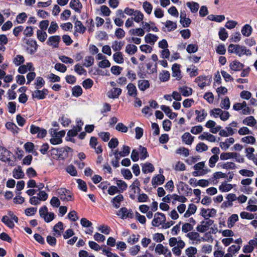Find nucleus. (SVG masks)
<instances>
[{
	"label": "nucleus",
	"mask_w": 257,
	"mask_h": 257,
	"mask_svg": "<svg viewBox=\"0 0 257 257\" xmlns=\"http://www.w3.org/2000/svg\"><path fill=\"white\" fill-rule=\"evenodd\" d=\"M186 236L191 240L196 241L199 242L201 241V239H200V234L197 232H189L186 235Z\"/></svg>",
	"instance_id": "c85d7f7f"
},
{
	"label": "nucleus",
	"mask_w": 257,
	"mask_h": 257,
	"mask_svg": "<svg viewBox=\"0 0 257 257\" xmlns=\"http://www.w3.org/2000/svg\"><path fill=\"white\" fill-rule=\"evenodd\" d=\"M244 124L249 126H254L257 128L256 120L253 116H249L245 117L242 121Z\"/></svg>",
	"instance_id": "dca6fc26"
},
{
	"label": "nucleus",
	"mask_w": 257,
	"mask_h": 257,
	"mask_svg": "<svg viewBox=\"0 0 257 257\" xmlns=\"http://www.w3.org/2000/svg\"><path fill=\"white\" fill-rule=\"evenodd\" d=\"M6 128L11 131L14 134H18L20 128L13 122H8L6 124Z\"/></svg>",
	"instance_id": "473e14b6"
},
{
	"label": "nucleus",
	"mask_w": 257,
	"mask_h": 257,
	"mask_svg": "<svg viewBox=\"0 0 257 257\" xmlns=\"http://www.w3.org/2000/svg\"><path fill=\"white\" fill-rule=\"evenodd\" d=\"M130 33L133 35L143 36L145 34V31L142 28L132 29L130 30Z\"/></svg>",
	"instance_id": "603ef678"
},
{
	"label": "nucleus",
	"mask_w": 257,
	"mask_h": 257,
	"mask_svg": "<svg viewBox=\"0 0 257 257\" xmlns=\"http://www.w3.org/2000/svg\"><path fill=\"white\" fill-rule=\"evenodd\" d=\"M25 176L24 173L21 169H14L13 171V177L17 179L23 178Z\"/></svg>",
	"instance_id": "864d4df0"
},
{
	"label": "nucleus",
	"mask_w": 257,
	"mask_h": 257,
	"mask_svg": "<svg viewBox=\"0 0 257 257\" xmlns=\"http://www.w3.org/2000/svg\"><path fill=\"white\" fill-rule=\"evenodd\" d=\"M133 16H134L133 20L137 23L142 22L144 19L143 14L138 10L135 11Z\"/></svg>",
	"instance_id": "c03bdc74"
},
{
	"label": "nucleus",
	"mask_w": 257,
	"mask_h": 257,
	"mask_svg": "<svg viewBox=\"0 0 257 257\" xmlns=\"http://www.w3.org/2000/svg\"><path fill=\"white\" fill-rule=\"evenodd\" d=\"M219 38L222 41H225L228 37V33L224 28H221L218 33Z\"/></svg>",
	"instance_id": "e2e57ef3"
},
{
	"label": "nucleus",
	"mask_w": 257,
	"mask_h": 257,
	"mask_svg": "<svg viewBox=\"0 0 257 257\" xmlns=\"http://www.w3.org/2000/svg\"><path fill=\"white\" fill-rule=\"evenodd\" d=\"M130 148L125 145H123L122 147V150L118 151V150H115L113 153L115 159H120L121 157H124L127 156L130 153Z\"/></svg>",
	"instance_id": "39448f33"
},
{
	"label": "nucleus",
	"mask_w": 257,
	"mask_h": 257,
	"mask_svg": "<svg viewBox=\"0 0 257 257\" xmlns=\"http://www.w3.org/2000/svg\"><path fill=\"white\" fill-rule=\"evenodd\" d=\"M45 84V80L41 77H38L36 78V82L35 83V88L36 89H39L41 88Z\"/></svg>",
	"instance_id": "8fccbe9b"
},
{
	"label": "nucleus",
	"mask_w": 257,
	"mask_h": 257,
	"mask_svg": "<svg viewBox=\"0 0 257 257\" xmlns=\"http://www.w3.org/2000/svg\"><path fill=\"white\" fill-rule=\"evenodd\" d=\"M235 47L236 48L235 49V54L239 57H241L244 54L247 56H250L251 55V51L249 49H246L245 46L237 45Z\"/></svg>",
	"instance_id": "6e6552de"
},
{
	"label": "nucleus",
	"mask_w": 257,
	"mask_h": 257,
	"mask_svg": "<svg viewBox=\"0 0 257 257\" xmlns=\"http://www.w3.org/2000/svg\"><path fill=\"white\" fill-rule=\"evenodd\" d=\"M37 38L39 41L43 42L45 41L47 37V35L45 32H43L42 30H38L37 32Z\"/></svg>",
	"instance_id": "5fc2aeb1"
},
{
	"label": "nucleus",
	"mask_w": 257,
	"mask_h": 257,
	"mask_svg": "<svg viewBox=\"0 0 257 257\" xmlns=\"http://www.w3.org/2000/svg\"><path fill=\"white\" fill-rule=\"evenodd\" d=\"M121 173L125 179L130 180L133 177L131 171L128 169H122Z\"/></svg>",
	"instance_id": "052dcab7"
},
{
	"label": "nucleus",
	"mask_w": 257,
	"mask_h": 257,
	"mask_svg": "<svg viewBox=\"0 0 257 257\" xmlns=\"http://www.w3.org/2000/svg\"><path fill=\"white\" fill-rule=\"evenodd\" d=\"M74 71L80 75L86 74V70L84 69L79 64H77L75 65Z\"/></svg>",
	"instance_id": "680f3d73"
},
{
	"label": "nucleus",
	"mask_w": 257,
	"mask_h": 257,
	"mask_svg": "<svg viewBox=\"0 0 257 257\" xmlns=\"http://www.w3.org/2000/svg\"><path fill=\"white\" fill-rule=\"evenodd\" d=\"M73 150L67 146L59 148H52L50 152L52 155H55L57 157L59 160H64L68 157L69 152H72Z\"/></svg>",
	"instance_id": "f257e3e1"
},
{
	"label": "nucleus",
	"mask_w": 257,
	"mask_h": 257,
	"mask_svg": "<svg viewBox=\"0 0 257 257\" xmlns=\"http://www.w3.org/2000/svg\"><path fill=\"white\" fill-rule=\"evenodd\" d=\"M216 210L214 208L207 209L202 208L201 209L200 214L205 219H209V217L215 216L216 214Z\"/></svg>",
	"instance_id": "0eeeda50"
},
{
	"label": "nucleus",
	"mask_w": 257,
	"mask_h": 257,
	"mask_svg": "<svg viewBox=\"0 0 257 257\" xmlns=\"http://www.w3.org/2000/svg\"><path fill=\"white\" fill-rule=\"evenodd\" d=\"M121 91L120 88L114 87L108 92L107 95L110 98H117L121 93Z\"/></svg>",
	"instance_id": "aec40b11"
},
{
	"label": "nucleus",
	"mask_w": 257,
	"mask_h": 257,
	"mask_svg": "<svg viewBox=\"0 0 257 257\" xmlns=\"http://www.w3.org/2000/svg\"><path fill=\"white\" fill-rule=\"evenodd\" d=\"M123 46V43L121 42H118L117 41H115L113 42L112 44V49L116 52L120 51L122 46Z\"/></svg>",
	"instance_id": "4d7b16f0"
},
{
	"label": "nucleus",
	"mask_w": 257,
	"mask_h": 257,
	"mask_svg": "<svg viewBox=\"0 0 257 257\" xmlns=\"http://www.w3.org/2000/svg\"><path fill=\"white\" fill-rule=\"evenodd\" d=\"M169 32L173 31L177 28V24L170 20H167L165 23H162Z\"/></svg>",
	"instance_id": "c9c22d12"
},
{
	"label": "nucleus",
	"mask_w": 257,
	"mask_h": 257,
	"mask_svg": "<svg viewBox=\"0 0 257 257\" xmlns=\"http://www.w3.org/2000/svg\"><path fill=\"white\" fill-rule=\"evenodd\" d=\"M197 209L196 206L194 204H190L188 206V208L185 213L184 216L186 218L189 217L190 215L194 214Z\"/></svg>",
	"instance_id": "7c9ffc66"
},
{
	"label": "nucleus",
	"mask_w": 257,
	"mask_h": 257,
	"mask_svg": "<svg viewBox=\"0 0 257 257\" xmlns=\"http://www.w3.org/2000/svg\"><path fill=\"white\" fill-rule=\"evenodd\" d=\"M238 217L236 214L231 215L228 219L227 225L228 228H231L234 224V223L238 220Z\"/></svg>",
	"instance_id": "58836bf2"
},
{
	"label": "nucleus",
	"mask_w": 257,
	"mask_h": 257,
	"mask_svg": "<svg viewBox=\"0 0 257 257\" xmlns=\"http://www.w3.org/2000/svg\"><path fill=\"white\" fill-rule=\"evenodd\" d=\"M179 242H178V245L173 246L172 248L173 252L177 256H179L181 253V249H183L185 245V242L181 240V237H179Z\"/></svg>",
	"instance_id": "9b49d317"
},
{
	"label": "nucleus",
	"mask_w": 257,
	"mask_h": 257,
	"mask_svg": "<svg viewBox=\"0 0 257 257\" xmlns=\"http://www.w3.org/2000/svg\"><path fill=\"white\" fill-rule=\"evenodd\" d=\"M114 180L116 181V183L118 187L120 190H121V192L126 190L127 187V185L124 181L121 180H119L117 178H114Z\"/></svg>",
	"instance_id": "4c0bfd02"
},
{
	"label": "nucleus",
	"mask_w": 257,
	"mask_h": 257,
	"mask_svg": "<svg viewBox=\"0 0 257 257\" xmlns=\"http://www.w3.org/2000/svg\"><path fill=\"white\" fill-rule=\"evenodd\" d=\"M241 141L246 144H254L255 142V139L253 136H248L242 138Z\"/></svg>",
	"instance_id": "6e6d98bb"
},
{
	"label": "nucleus",
	"mask_w": 257,
	"mask_h": 257,
	"mask_svg": "<svg viewBox=\"0 0 257 257\" xmlns=\"http://www.w3.org/2000/svg\"><path fill=\"white\" fill-rule=\"evenodd\" d=\"M137 50V47L133 44H127L125 47V52L129 55L135 54Z\"/></svg>",
	"instance_id": "e433bc0d"
},
{
	"label": "nucleus",
	"mask_w": 257,
	"mask_h": 257,
	"mask_svg": "<svg viewBox=\"0 0 257 257\" xmlns=\"http://www.w3.org/2000/svg\"><path fill=\"white\" fill-rule=\"evenodd\" d=\"M235 152H223L220 154V159L221 160H226L233 159Z\"/></svg>",
	"instance_id": "79ce46f5"
},
{
	"label": "nucleus",
	"mask_w": 257,
	"mask_h": 257,
	"mask_svg": "<svg viewBox=\"0 0 257 257\" xmlns=\"http://www.w3.org/2000/svg\"><path fill=\"white\" fill-rule=\"evenodd\" d=\"M94 61V59L92 56H86L84 59V63L83 64V66L86 67H89L93 65Z\"/></svg>",
	"instance_id": "49530a36"
},
{
	"label": "nucleus",
	"mask_w": 257,
	"mask_h": 257,
	"mask_svg": "<svg viewBox=\"0 0 257 257\" xmlns=\"http://www.w3.org/2000/svg\"><path fill=\"white\" fill-rule=\"evenodd\" d=\"M165 177L163 175H157L154 177L152 180V184L154 187H156L158 185H162L165 181Z\"/></svg>",
	"instance_id": "ddd939ff"
},
{
	"label": "nucleus",
	"mask_w": 257,
	"mask_h": 257,
	"mask_svg": "<svg viewBox=\"0 0 257 257\" xmlns=\"http://www.w3.org/2000/svg\"><path fill=\"white\" fill-rule=\"evenodd\" d=\"M48 93V90L44 88L42 90L37 89L33 92L32 96L33 98H37L38 99H43Z\"/></svg>",
	"instance_id": "423d86ee"
},
{
	"label": "nucleus",
	"mask_w": 257,
	"mask_h": 257,
	"mask_svg": "<svg viewBox=\"0 0 257 257\" xmlns=\"http://www.w3.org/2000/svg\"><path fill=\"white\" fill-rule=\"evenodd\" d=\"M66 170L67 172L72 176H76L77 175V170L75 167L72 165H70L67 166Z\"/></svg>",
	"instance_id": "0e129e2a"
},
{
	"label": "nucleus",
	"mask_w": 257,
	"mask_h": 257,
	"mask_svg": "<svg viewBox=\"0 0 257 257\" xmlns=\"http://www.w3.org/2000/svg\"><path fill=\"white\" fill-rule=\"evenodd\" d=\"M116 214L122 219H125L127 218H133L134 216L132 209L128 210L126 207L121 208L117 211Z\"/></svg>",
	"instance_id": "20e7f679"
},
{
	"label": "nucleus",
	"mask_w": 257,
	"mask_h": 257,
	"mask_svg": "<svg viewBox=\"0 0 257 257\" xmlns=\"http://www.w3.org/2000/svg\"><path fill=\"white\" fill-rule=\"evenodd\" d=\"M82 93V89L79 86H75L72 89V94L73 95L78 97L80 96Z\"/></svg>",
	"instance_id": "338daca9"
},
{
	"label": "nucleus",
	"mask_w": 257,
	"mask_h": 257,
	"mask_svg": "<svg viewBox=\"0 0 257 257\" xmlns=\"http://www.w3.org/2000/svg\"><path fill=\"white\" fill-rule=\"evenodd\" d=\"M182 141L185 144L190 145L192 144L194 137L189 133H185L181 137Z\"/></svg>",
	"instance_id": "f3484780"
},
{
	"label": "nucleus",
	"mask_w": 257,
	"mask_h": 257,
	"mask_svg": "<svg viewBox=\"0 0 257 257\" xmlns=\"http://www.w3.org/2000/svg\"><path fill=\"white\" fill-rule=\"evenodd\" d=\"M195 112L197 115L196 120L198 122H202L207 115V113L204 109H202L200 110H196Z\"/></svg>",
	"instance_id": "a211bd4d"
},
{
	"label": "nucleus",
	"mask_w": 257,
	"mask_h": 257,
	"mask_svg": "<svg viewBox=\"0 0 257 257\" xmlns=\"http://www.w3.org/2000/svg\"><path fill=\"white\" fill-rule=\"evenodd\" d=\"M166 221V216L163 213L157 212L155 214L154 218L152 222L154 226L158 227Z\"/></svg>",
	"instance_id": "f03ea898"
},
{
	"label": "nucleus",
	"mask_w": 257,
	"mask_h": 257,
	"mask_svg": "<svg viewBox=\"0 0 257 257\" xmlns=\"http://www.w3.org/2000/svg\"><path fill=\"white\" fill-rule=\"evenodd\" d=\"M252 31V29L248 24L245 25L241 30L242 34L245 37H249L251 34Z\"/></svg>",
	"instance_id": "2f4dec72"
},
{
	"label": "nucleus",
	"mask_w": 257,
	"mask_h": 257,
	"mask_svg": "<svg viewBox=\"0 0 257 257\" xmlns=\"http://www.w3.org/2000/svg\"><path fill=\"white\" fill-rule=\"evenodd\" d=\"M222 109L219 108H214L210 111V114L211 116L215 118H217L218 117H220L221 115V113H222Z\"/></svg>",
	"instance_id": "69168bd1"
},
{
	"label": "nucleus",
	"mask_w": 257,
	"mask_h": 257,
	"mask_svg": "<svg viewBox=\"0 0 257 257\" xmlns=\"http://www.w3.org/2000/svg\"><path fill=\"white\" fill-rule=\"evenodd\" d=\"M11 152L7 149L0 146V160L4 162L10 161Z\"/></svg>",
	"instance_id": "1a4fd4ad"
},
{
	"label": "nucleus",
	"mask_w": 257,
	"mask_h": 257,
	"mask_svg": "<svg viewBox=\"0 0 257 257\" xmlns=\"http://www.w3.org/2000/svg\"><path fill=\"white\" fill-rule=\"evenodd\" d=\"M27 44L31 47V49H30L29 51L30 54H34L37 51L38 48V45L36 40L32 39L28 40L27 42Z\"/></svg>",
	"instance_id": "cd10ccee"
},
{
	"label": "nucleus",
	"mask_w": 257,
	"mask_h": 257,
	"mask_svg": "<svg viewBox=\"0 0 257 257\" xmlns=\"http://www.w3.org/2000/svg\"><path fill=\"white\" fill-rule=\"evenodd\" d=\"M179 92L184 96L187 97L191 95L192 93L193 90L192 88L184 86L179 88Z\"/></svg>",
	"instance_id": "bb28decb"
},
{
	"label": "nucleus",
	"mask_w": 257,
	"mask_h": 257,
	"mask_svg": "<svg viewBox=\"0 0 257 257\" xmlns=\"http://www.w3.org/2000/svg\"><path fill=\"white\" fill-rule=\"evenodd\" d=\"M206 220L202 221L200 224L196 227V230L199 232H204L207 231L209 226L212 225L214 222L213 220L210 219H205Z\"/></svg>",
	"instance_id": "7ed1b4c3"
},
{
	"label": "nucleus",
	"mask_w": 257,
	"mask_h": 257,
	"mask_svg": "<svg viewBox=\"0 0 257 257\" xmlns=\"http://www.w3.org/2000/svg\"><path fill=\"white\" fill-rule=\"evenodd\" d=\"M60 39L59 36H51L49 38L47 43L49 45L53 46L54 48H58Z\"/></svg>",
	"instance_id": "4468645a"
},
{
	"label": "nucleus",
	"mask_w": 257,
	"mask_h": 257,
	"mask_svg": "<svg viewBox=\"0 0 257 257\" xmlns=\"http://www.w3.org/2000/svg\"><path fill=\"white\" fill-rule=\"evenodd\" d=\"M141 246L139 245H136L131 247L129 249V253L133 256H135L138 254L140 251Z\"/></svg>",
	"instance_id": "774afa93"
},
{
	"label": "nucleus",
	"mask_w": 257,
	"mask_h": 257,
	"mask_svg": "<svg viewBox=\"0 0 257 257\" xmlns=\"http://www.w3.org/2000/svg\"><path fill=\"white\" fill-rule=\"evenodd\" d=\"M138 87L141 91H145L150 87V82L148 80L143 79L138 81Z\"/></svg>",
	"instance_id": "393cba45"
},
{
	"label": "nucleus",
	"mask_w": 257,
	"mask_h": 257,
	"mask_svg": "<svg viewBox=\"0 0 257 257\" xmlns=\"http://www.w3.org/2000/svg\"><path fill=\"white\" fill-rule=\"evenodd\" d=\"M176 153L183 155L184 157H187L189 155V150L184 147H181L176 150Z\"/></svg>",
	"instance_id": "3c124183"
},
{
	"label": "nucleus",
	"mask_w": 257,
	"mask_h": 257,
	"mask_svg": "<svg viewBox=\"0 0 257 257\" xmlns=\"http://www.w3.org/2000/svg\"><path fill=\"white\" fill-rule=\"evenodd\" d=\"M143 7L146 13L149 15L151 14L153 9V6L150 3L148 2H145L143 3Z\"/></svg>",
	"instance_id": "13d9d810"
},
{
	"label": "nucleus",
	"mask_w": 257,
	"mask_h": 257,
	"mask_svg": "<svg viewBox=\"0 0 257 257\" xmlns=\"http://www.w3.org/2000/svg\"><path fill=\"white\" fill-rule=\"evenodd\" d=\"M113 59L116 63L118 64H121L124 61L122 55L120 52L115 53L113 55Z\"/></svg>",
	"instance_id": "37998d69"
},
{
	"label": "nucleus",
	"mask_w": 257,
	"mask_h": 257,
	"mask_svg": "<svg viewBox=\"0 0 257 257\" xmlns=\"http://www.w3.org/2000/svg\"><path fill=\"white\" fill-rule=\"evenodd\" d=\"M76 31L81 34H83L86 31V28L83 25L81 21L76 20L75 22Z\"/></svg>",
	"instance_id": "72a5a7b5"
},
{
	"label": "nucleus",
	"mask_w": 257,
	"mask_h": 257,
	"mask_svg": "<svg viewBox=\"0 0 257 257\" xmlns=\"http://www.w3.org/2000/svg\"><path fill=\"white\" fill-rule=\"evenodd\" d=\"M180 65L178 64H174L172 67V76L176 77L177 80H180L182 78Z\"/></svg>",
	"instance_id": "9d476101"
},
{
	"label": "nucleus",
	"mask_w": 257,
	"mask_h": 257,
	"mask_svg": "<svg viewBox=\"0 0 257 257\" xmlns=\"http://www.w3.org/2000/svg\"><path fill=\"white\" fill-rule=\"evenodd\" d=\"M69 6L70 8L74 10L75 12L78 13L81 12L82 6L79 0H71Z\"/></svg>",
	"instance_id": "6ab92c4d"
},
{
	"label": "nucleus",
	"mask_w": 257,
	"mask_h": 257,
	"mask_svg": "<svg viewBox=\"0 0 257 257\" xmlns=\"http://www.w3.org/2000/svg\"><path fill=\"white\" fill-rule=\"evenodd\" d=\"M158 39L157 36L151 33L147 34L145 37V42L151 45H154Z\"/></svg>",
	"instance_id": "4be33fe9"
},
{
	"label": "nucleus",
	"mask_w": 257,
	"mask_h": 257,
	"mask_svg": "<svg viewBox=\"0 0 257 257\" xmlns=\"http://www.w3.org/2000/svg\"><path fill=\"white\" fill-rule=\"evenodd\" d=\"M25 62L24 57L21 55H17L13 59L14 64L17 66H20Z\"/></svg>",
	"instance_id": "a18cd8bd"
},
{
	"label": "nucleus",
	"mask_w": 257,
	"mask_h": 257,
	"mask_svg": "<svg viewBox=\"0 0 257 257\" xmlns=\"http://www.w3.org/2000/svg\"><path fill=\"white\" fill-rule=\"evenodd\" d=\"M207 19L210 21L220 23L225 20V16L223 15H210L207 17Z\"/></svg>",
	"instance_id": "f704fd0d"
},
{
	"label": "nucleus",
	"mask_w": 257,
	"mask_h": 257,
	"mask_svg": "<svg viewBox=\"0 0 257 257\" xmlns=\"http://www.w3.org/2000/svg\"><path fill=\"white\" fill-rule=\"evenodd\" d=\"M123 196L121 194H119L114 197L111 200V203H112L113 206L115 208H118L120 207V202L123 201Z\"/></svg>",
	"instance_id": "a878e982"
},
{
	"label": "nucleus",
	"mask_w": 257,
	"mask_h": 257,
	"mask_svg": "<svg viewBox=\"0 0 257 257\" xmlns=\"http://www.w3.org/2000/svg\"><path fill=\"white\" fill-rule=\"evenodd\" d=\"M244 65L237 60L232 61L229 65L230 69L231 71H238L243 69Z\"/></svg>",
	"instance_id": "f8f14e48"
},
{
	"label": "nucleus",
	"mask_w": 257,
	"mask_h": 257,
	"mask_svg": "<svg viewBox=\"0 0 257 257\" xmlns=\"http://www.w3.org/2000/svg\"><path fill=\"white\" fill-rule=\"evenodd\" d=\"M232 188V186L230 184L222 183L219 187V190L221 192H228Z\"/></svg>",
	"instance_id": "bf43d9fd"
},
{
	"label": "nucleus",
	"mask_w": 257,
	"mask_h": 257,
	"mask_svg": "<svg viewBox=\"0 0 257 257\" xmlns=\"http://www.w3.org/2000/svg\"><path fill=\"white\" fill-rule=\"evenodd\" d=\"M140 237L139 234H132L128 237L126 242L131 245L135 244L139 241Z\"/></svg>",
	"instance_id": "c756f323"
},
{
	"label": "nucleus",
	"mask_w": 257,
	"mask_h": 257,
	"mask_svg": "<svg viewBox=\"0 0 257 257\" xmlns=\"http://www.w3.org/2000/svg\"><path fill=\"white\" fill-rule=\"evenodd\" d=\"M207 77L205 76H199L196 78L195 82L198 83V85L203 89L207 85L206 80Z\"/></svg>",
	"instance_id": "b1692460"
},
{
	"label": "nucleus",
	"mask_w": 257,
	"mask_h": 257,
	"mask_svg": "<svg viewBox=\"0 0 257 257\" xmlns=\"http://www.w3.org/2000/svg\"><path fill=\"white\" fill-rule=\"evenodd\" d=\"M138 151L140 155L141 160H145L149 156L147 149L146 148L140 146L138 149Z\"/></svg>",
	"instance_id": "a19ab883"
},
{
	"label": "nucleus",
	"mask_w": 257,
	"mask_h": 257,
	"mask_svg": "<svg viewBox=\"0 0 257 257\" xmlns=\"http://www.w3.org/2000/svg\"><path fill=\"white\" fill-rule=\"evenodd\" d=\"M127 94L134 97H136L138 94V91L136 86L132 83H130L126 86Z\"/></svg>",
	"instance_id": "2eb2a0df"
},
{
	"label": "nucleus",
	"mask_w": 257,
	"mask_h": 257,
	"mask_svg": "<svg viewBox=\"0 0 257 257\" xmlns=\"http://www.w3.org/2000/svg\"><path fill=\"white\" fill-rule=\"evenodd\" d=\"M167 251L168 248L162 244H158L155 248V251L159 254L165 253Z\"/></svg>",
	"instance_id": "de8ad7c7"
},
{
	"label": "nucleus",
	"mask_w": 257,
	"mask_h": 257,
	"mask_svg": "<svg viewBox=\"0 0 257 257\" xmlns=\"http://www.w3.org/2000/svg\"><path fill=\"white\" fill-rule=\"evenodd\" d=\"M141 165L142 167V171L145 174L152 173L155 170L154 166L150 163H142Z\"/></svg>",
	"instance_id": "412c9836"
},
{
	"label": "nucleus",
	"mask_w": 257,
	"mask_h": 257,
	"mask_svg": "<svg viewBox=\"0 0 257 257\" xmlns=\"http://www.w3.org/2000/svg\"><path fill=\"white\" fill-rule=\"evenodd\" d=\"M217 166L226 170L235 169L236 167L235 163L231 162H227L226 163L220 162L218 164Z\"/></svg>",
	"instance_id": "5701e85b"
},
{
	"label": "nucleus",
	"mask_w": 257,
	"mask_h": 257,
	"mask_svg": "<svg viewBox=\"0 0 257 257\" xmlns=\"http://www.w3.org/2000/svg\"><path fill=\"white\" fill-rule=\"evenodd\" d=\"M187 6L190 9L192 13H196L199 8V5L196 2H188L186 4Z\"/></svg>",
	"instance_id": "ea45409f"
},
{
	"label": "nucleus",
	"mask_w": 257,
	"mask_h": 257,
	"mask_svg": "<svg viewBox=\"0 0 257 257\" xmlns=\"http://www.w3.org/2000/svg\"><path fill=\"white\" fill-rule=\"evenodd\" d=\"M220 106L221 108L228 110L230 108V101L229 98L228 97H225L223 100H222Z\"/></svg>",
	"instance_id": "09e8293b"
}]
</instances>
